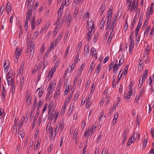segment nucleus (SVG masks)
Instances as JSON below:
<instances>
[{
  "label": "nucleus",
  "instance_id": "obj_1",
  "mask_svg": "<svg viewBox=\"0 0 154 154\" xmlns=\"http://www.w3.org/2000/svg\"><path fill=\"white\" fill-rule=\"evenodd\" d=\"M55 87L54 86V84L53 83L51 82L47 89L48 93L47 94V97L50 98L52 96V94L54 91Z\"/></svg>",
  "mask_w": 154,
  "mask_h": 154
},
{
  "label": "nucleus",
  "instance_id": "obj_2",
  "mask_svg": "<svg viewBox=\"0 0 154 154\" xmlns=\"http://www.w3.org/2000/svg\"><path fill=\"white\" fill-rule=\"evenodd\" d=\"M59 63V62L57 61L54 65V68L53 71H51L52 69L50 71L49 74L47 76V78H48V81H50L51 78H52L53 75L54 74V72L55 71V69L57 67L58 64Z\"/></svg>",
  "mask_w": 154,
  "mask_h": 154
},
{
  "label": "nucleus",
  "instance_id": "obj_3",
  "mask_svg": "<svg viewBox=\"0 0 154 154\" xmlns=\"http://www.w3.org/2000/svg\"><path fill=\"white\" fill-rule=\"evenodd\" d=\"M29 46L30 48L29 50V53H30V57L32 58L34 55V44L33 42L31 43L30 45Z\"/></svg>",
  "mask_w": 154,
  "mask_h": 154
},
{
  "label": "nucleus",
  "instance_id": "obj_4",
  "mask_svg": "<svg viewBox=\"0 0 154 154\" xmlns=\"http://www.w3.org/2000/svg\"><path fill=\"white\" fill-rule=\"evenodd\" d=\"M88 33L87 34V38L88 41H89L91 39L92 35L94 34V30L92 29L88 30Z\"/></svg>",
  "mask_w": 154,
  "mask_h": 154
},
{
  "label": "nucleus",
  "instance_id": "obj_5",
  "mask_svg": "<svg viewBox=\"0 0 154 154\" xmlns=\"http://www.w3.org/2000/svg\"><path fill=\"white\" fill-rule=\"evenodd\" d=\"M92 29L95 30L94 23L93 21H90L88 24V30H89Z\"/></svg>",
  "mask_w": 154,
  "mask_h": 154
},
{
  "label": "nucleus",
  "instance_id": "obj_6",
  "mask_svg": "<svg viewBox=\"0 0 154 154\" xmlns=\"http://www.w3.org/2000/svg\"><path fill=\"white\" fill-rule=\"evenodd\" d=\"M12 7H11V5L10 3L8 2L6 5L5 10L8 13V14L11 11Z\"/></svg>",
  "mask_w": 154,
  "mask_h": 154
},
{
  "label": "nucleus",
  "instance_id": "obj_7",
  "mask_svg": "<svg viewBox=\"0 0 154 154\" xmlns=\"http://www.w3.org/2000/svg\"><path fill=\"white\" fill-rule=\"evenodd\" d=\"M150 51V48L149 45H148L145 49V51L143 53V55L144 57L145 56L148 55L149 54Z\"/></svg>",
  "mask_w": 154,
  "mask_h": 154
},
{
  "label": "nucleus",
  "instance_id": "obj_8",
  "mask_svg": "<svg viewBox=\"0 0 154 154\" xmlns=\"http://www.w3.org/2000/svg\"><path fill=\"white\" fill-rule=\"evenodd\" d=\"M35 1V0H27L26 2V5L28 6L29 4H30V5H31L32 7H33Z\"/></svg>",
  "mask_w": 154,
  "mask_h": 154
},
{
  "label": "nucleus",
  "instance_id": "obj_9",
  "mask_svg": "<svg viewBox=\"0 0 154 154\" xmlns=\"http://www.w3.org/2000/svg\"><path fill=\"white\" fill-rule=\"evenodd\" d=\"M148 70L146 69L145 71V72H144V75H141V77H142V82H144L145 81L146 77L147 76Z\"/></svg>",
  "mask_w": 154,
  "mask_h": 154
},
{
  "label": "nucleus",
  "instance_id": "obj_10",
  "mask_svg": "<svg viewBox=\"0 0 154 154\" xmlns=\"http://www.w3.org/2000/svg\"><path fill=\"white\" fill-rule=\"evenodd\" d=\"M33 7H32L31 5H30L28 9L26 14V15H28L30 17L32 16V9Z\"/></svg>",
  "mask_w": 154,
  "mask_h": 154
},
{
  "label": "nucleus",
  "instance_id": "obj_11",
  "mask_svg": "<svg viewBox=\"0 0 154 154\" xmlns=\"http://www.w3.org/2000/svg\"><path fill=\"white\" fill-rule=\"evenodd\" d=\"M43 61V65L42 67L43 69H44L45 67L48 65V61L46 60V57H44Z\"/></svg>",
  "mask_w": 154,
  "mask_h": 154
},
{
  "label": "nucleus",
  "instance_id": "obj_12",
  "mask_svg": "<svg viewBox=\"0 0 154 154\" xmlns=\"http://www.w3.org/2000/svg\"><path fill=\"white\" fill-rule=\"evenodd\" d=\"M133 34L134 31H133L131 32L129 38L130 44H131V45H134V42L132 38L133 36Z\"/></svg>",
  "mask_w": 154,
  "mask_h": 154
},
{
  "label": "nucleus",
  "instance_id": "obj_13",
  "mask_svg": "<svg viewBox=\"0 0 154 154\" xmlns=\"http://www.w3.org/2000/svg\"><path fill=\"white\" fill-rule=\"evenodd\" d=\"M6 79L7 80L8 86H10L11 84H12V83H13V81L14 80V79H12V77H11L9 78L8 79L7 77H6Z\"/></svg>",
  "mask_w": 154,
  "mask_h": 154
},
{
  "label": "nucleus",
  "instance_id": "obj_14",
  "mask_svg": "<svg viewBox=\"0 0 154 154\" xmlns=\"http://www.w3.org/2000/svg\"><path fill=\"white\" fill-rule=\"evenodd\" d=\"M105 23V21L104 20V17H103L100 23V29H102L104 26V24Z\"/></svg>",
  "mask_w": 154,
  "mask_h": 154
},
{
  "label": "nucleus",
  "instance_id": "obj_15",
  "mask_svg": "<svg viewBox=\"0 0 154 154\" xmlns=\"http://www.w3.org/2000/svg\"><path fill=\"white\" fill-rule=\"evenodd\" d=\"M17 124H14V125L13 126L12 128V132L13 133H14L15 132H16V134H17Z\"/></svg>",
  "mask_w": 154,
  "mask_h": 154
},
{
  "label": "nucleus",
  "instance_id": "obj_16",
  "mask_svg": "<svg viewBox=\"0 0 154 154\" xmlns=\"http://www.w3.org/2000/svg\"><path fill=\"white\" fill-rule=\"evenodd\" d=\"M58 126V128L59 129H60V131L62 132L64 127V124H63V122L62 123L61 122L60 124H59Z\"/></svg>",
  "mask_w": 154,
  "mask_h": 154
},
{
  "label": "nucleus",
  "instance_id": "obj_17",
  "mask_svg": "<svg viewBox=\"0 0 154 154\" xmlns=\"http://www.w3.org/2000/svg\"><path fill=\"white\" fill-rule=\"evenodd\" d=\"M113 21L112 22V24L113 25H116V22L118 20V18L117 17V15L115 14L114 17L113 18Z\"/></svg>",
  "mask_w": 154,
  "mask_h": 154
},
{
  "label": "nucleus",
  "instance_id": "obj_18",
  "mask_svg": "<svg viewBox=\"0 0 154 154\" xmlns=\"http://www.w3.org/2000/svg\"><path fill=\"white\" fill-rule=\"evenodd\" d=\"M112 15V13L111 11L109 12V11L107 13V23H109V20L111 18Z\"/></svg>",
  "mask_w": 154,
  "mask_h": 154
},
{
  "label": "nucleus",
  "instance_id": "obj_19",
  "mask_svg": "<svg viewBox=\"0 0 154 154\" xmlns=\"http://www.w3.org/2000/svg\"><path fill=\"white\" fill-rule=\"evenodd\" d=\"M89 52V46L88 45H85V53L88 54Z\"/></svg>",
  "mask_w": 154,
  "mask_h": 154
},
{
  "label": "nucleus",
  "instance_id": "obj_20",
  "mask_svg": "<svg viewBox=\"0 0 154 154\" xmlns=\"http://www.w3.org/2000/svg\"><path fill=\"white\" fill-rule=\"evenodd\" d=\"M16 50L15 51V54L16 55V58L17 59V60H18V59L19 56V55L20 54V51H18V49L17 48H16Z\"/></svg>",
  "mask_w": 154,
  "mask_h": 154
},
{
  "label": "nucleus",
  "instance_id": "obj_21",
  "mask_svg": "<svg viewBox=\"0 0 154 154\" xmlns=\"http://www.w3.org/2000/svg\"><path fill=\"white\" fill-rule=\"evenodd\" d=\"M83 0H74L72 5H74L76 3V4L79 5L81 2H82Z\"/></svg>",
  "mask_w": 154,
  "mask_h": 154
},
{
  "label": "nucleus",
  "instance_id": "obj_22",
  "mask_svg": "<svg viewBox=\"0 0 154 154\" xmlns=\"http://www.w3.org/2000/svg\"><path fill=\"white\" fill-rule=\"evenodd\" d=\"M84 67V64H83L80 67L79 69V72H78V74L79 75H80L82 72L83 69V68Z\"/></svg>",
  "mask_w": 154,
  "mask_h": 154
},
{
  "label": "nucleus",
  "instance_id": "obj_23",
  "mask_svg": "<svg viewBox=\"0 0 154 154\" xmlns=\"http://www.w3.org/2000/svg\"><path fill=\"white\" fill-rule=\"evenodd\" d=\"M32 99V97L31 96H30V94H29L28 96L27 99L26 100L27 104H29L31 103Z\"/></svg>",
  "mask_w": 154,
  "mask_h": 154
},
{
  "label": "nucleus",
  "instance_id": "obj_24",
  "mask_svg": "<svg viewBox=\"0 0 154 154\" xmlns=\"http://www.w3.org/2000/svg\"><path fill=\"white\" fill-rule=\"evenodd\" d=\"M24 79L23 77L20 81V88L21 89H22L23 87V85L24 84Z\"/></svg>",
  "mask_w": 154,
  "mask_h": 154
},
{
  "label": "nucleus",
  "instance_id": "obj_25",
  "mask_svg": "<svg viewBox=\"0 0 154 154\" xmlns=\"http://www.w3.org/2000/svg\"><path fill=\"white\" fill-rule=\"evenodd\" d=\"M63 12L61 13H59V11H58V16H57V21L56 22L57 24H58L59 22V20L61 18V16Z\"/></svg>",
  "mask_w": 154,
  "mask_h": 154
},
{
  "label": "nucleus",
  "instance_id": "obj_26",
  "mask_svg": "<svg viewBox=\"0 0 154 154\" xmlns=\"http://www.w3.org/2000/svg\"><path fill=\"white\" fill-rule=\"evenodd\" d=\"M113 35V34L112 33V32H111L110 33V35L108 38V40H107V43H109L110 42H111L112 37Z\"/></svg>",
  "mask_w": 154,
  "mask_h": 154
},
{
  "label": "nucleus",
  "instance_id": "obj_27",
  "mask_svg": "<svg viewBox=\"0 0 154 154\" xmlns=\"http://www.w3.org/2000/svg\"><path fill=\"white\" fill-rule=\"evenodd\" d=\"M119 66L118 65V64L117 63L114 65L113 69L115 73H116V72L117 71L118 69Z\"/></svg>",
  "mask_w": 154,
  "mask_h": 154
},
{
  "label": "nucleus",
  "instance_id": "obj_28",
  "mask_svg": "<svg viewBox=\"0 0 154 154\" xmlns=\"http://www.w3.org/2000/svg\"><path fill=\"white\" fill-rule=\"evenodd\" d=\"M135 135V133H134L132 136L130 138L129 140H130V142L131 143H133L134 142V141Z\"/></svg>",
  "mask_w": 154,
  "mask_h": 154
},
{
  "label": "nucleus",
  "instance_id": "obj_29",
  "mask_svg": "<svg viewBox=\"0 0 154 154\" xmlns=\"http://www.w3.org/2000/svg\"><path fill=\"white\" fill-rule=\"evenodd\" d=\"M136 20H137L136 17H134L133 20V21L132 22V24L131 26V29H132L133 28L134 26V24H135V23L136 22Z\"/></svg>",
  "mask_w": 154,
  "mask_h": 154
},
{
  "label": "nucleus",
  "instance_id": "obj_30",
  "mask_svg": "<svg viewBox=\"0 0 154 154\" xmlns=\"http://www.w3.org/2000/svg\"><path fill=\"white\" fill-rule=\"evenodd\" d=\"M74 109V106L70 105L68 111V114L70 115L72 112V111Z\"/></svg>",
  "mask_w": 154,
  "mask_h": 154
},
{
  "label": "nucleus",
  "instance_id": "obj_31",
  "mask_svg": "<svg viewBox=\"0 0 154 154\" xmlns=\"http://www.w3.org/2000/svg\"><path fill=\"white\" fill-rule=\"evenodd\" d=\"M69 48H70V46H68L66 48V51L65 53V56H64L65 58H66L67 56V54H68V53L69 51Z\"/></svg>",
  "mask_w": 154,
  "mask_h": 154
},
{
  "label": "nucleus",
  "instance_id": "obj_32",
  "mask_svg": "<svg viewBox=\"0 0 154 154\" xmlns=\"http://www.w3.org/2000/svg\"><path fill=\"white\" fill-rule=\"evenodd\" d=\"M5 6L4 5H3L0 9V14H1V15H2L4 11L5 10Z\"/></svg>",
  "mask_w": 154,
  "mask_h": 154
},
{
  "label": "nucleus",
  "instance_id": "obj_33",
  "mask_svg": "<svg viewBox=\"0 0 154 154\" xmlns=\"http://www.w3.org/2000/svg\"><path fill=\"white\" fill-rule=\"evenodd\" d=\"M91 52L93 53L92 55H95V54L97 53V51L96 50V49H94V48L93 47H92L91 48Z\"/></svg>",
  "mask_w": 154,
  "mask_h": 154
},
{
  "label": "nucleus",
  "instance_id": "obj_34",
  "mask_svg": "<svg viewBox=\"0 0 154 154\" xmlns=\"http://www.w3.org/2000/svg\"><path fill=\"white\" fill-rule=\"evenodd\" d=\"M151 28L150 26H148L146 29V30L145 32L144 33L145 35H147L149 33V32Z\"/></svg>",
  "mask_w": 154,
  "mask_h": 154
},
{
  "label": "nucleus",
  "instance_id": "obj_35",
  "mask_svg": "<svg viewBox=\"0 0 154 154\" xmlns=\"http://www.w3.org/2000/svg\"><path fill=\"white\" fill-rule=\"evenodd\" d=\"M63 2H62L60 7V8L59 10L58 11L59 13H61L63 12V10L64 7V5H63Z\"/></svg>",
  "mask_w": 154,
  "mask_h": 154
},
{
  "label": "nucleus",
  "instance_id": "obj_36",
  "mask_svg": "<svg viewBox=\"0 0 154 154\" xmlns=\"http://www.w3.org/2000/svg\"><path fill=\"white\" fill-rule=\"evenodd\" d=\"M135 2H136V0H133L132 4V6L131 7V9L130 10V12H131L132 11L133 9L134 8V7L135 5Z\"/></svg>",
  "mask_w": 154,
  "mask_h": 154
},
{
  "label": "nucleus",
  "instance_id": "obj_37",
  "mask_svg": "<svg viewBox=\"0 0 154 154\" xmlns=\"http://www.w3.org/2000/svg\"><path fill=\"white\" fill-rule=\"evenodd\" d=\"M97 70L96 71V72L97 74H98L99 73L100 71V64H99L97 67Z\"/></svg>",
  "mask_w": 154,
  "mask_h": 154
},
{
  "label": "nucleus",
  "instance_id": "obj_38",
  "mask_svg": "<svg viewBox=\"0 0 154 154\" xmlns=\"http://www.w3.org/2000/svg\"><path fill=\"white\" fill-rule=\"evenodd\" d=\"M43 102L42 100H40L39 101L37 107L38 108V109H39V108L42 107L43 104Z\"/></svg>",
  "mask_w": 154,
  "mask_h": 154
},
{
  "label": "nucleus",
  "instance_id": "obj_39",
  "mask_svg": "<svg viewBox=\"0 0 154 154\" xmlns=\"http://www.w3.org/2000/svg\"><path fill=\"white\" fill-rule=\"evenodd\" d=\"M134 45H131V44H130L128 52L130 54H131V53L133 49V47L134 46Z\"/></svg>",
  "mask_w": 154,
  "mask_h": 154
},
{
  "label": "nucleus",
  "instance_id": "obj_40",
  "mask_svg": "<svg viewBox=\"0 0 154 154\" xmlns=\"http://www.w3.org/2000/svg\"><path fill=\"white\" fill-rule=\"evenodd\" d=\"M12 71H9L8 72V75L6 76V77L9 78L11 77L12 76Z\"/></svg>",
  "mask_w": 154,
  "mask_h": 154
},
{
  "label": "nucleus",
  "instance_id": "obj_41",
  "mask_svg": "<svg viewBox=\"0 0 154 154\" xmlns=\"http://www.w3.org/2000/svg\"><path fill=\"white\" fill-rule=\"evenodd\" d=\"M90 67V70H91V72L95 67V65L94 64V62H91Z\"/></svg>",
  "mask_w": 154,
  "mask_h": 154
},
{
  "label": "nucleus",
  "instance_id": "obj_42",
  "mask_svg": "<svg viewBox=\"0 0 154 154\" xmlns=\"http://www.w3.org/2000/svg\"><path fill=\"white\" fill-rule=\"evenodd\" d=\"M60 94V89H59L57 90L56 93L54 94V97L56 98H57V97Z\"/></svg>",
  "mask_w": 154,
  "mask_h": 154
},
{
  "label": "nucleus",
  "instance_id": "obj_43",
  "mask_svg": "<svg viewBox=\"0 0 154 154\" xmlns=\"http://www.w3.org/2000/svg\"><path fill=\"white\" fill-rule=\"evenodd\" d=\"M153 4L152 3L150 8V10L149 11H150V15L152 14L153 13V11L152 10V9L153 8Z\"/></svg>",
  "mask_w": 154,
  "mask_h": 154
},
{
  "label": "nucleus",
  "instance_id": "obj_44",
  "mask_svg": "<svg viewBox=\"0 0 154 154\" xmlns=\"http://www.w3.org/2000/svg\"><path fill=\"white\" fill-rule=\"evenodd\" d=\"M44 89H42L41 91H39V92L38 93V94L39 95L38 97L39 98H40L42 96V95L43 93Z\"/></svg>",
  "mask_w": 154,
  "mask_h": 154
},
{
  "label": "nucleus",
  "instance_id": "obj_45",
  "mask_svg": "<svg viewBox=\"0 0 154 154\" xmlns=\"http://www.w3.org/2000/svg\"><path fill=\"white\" fill-rule=\"evenodd\" d=\"M3 66L4 68L5 71V70H6L7 71L8 70V65H7L6 60H5L4 62Z\"/></svg>",
  "mask_w": 154,
  "mask_h": 154
},
{
  "label": "nucleus",
  "instance_id": "obj_46",
  "mask_svg": "<svg viewBox=\"0 0 154 154\" xmlns=\"http://www.w3.org/2000/svg\"><path fill=\"white\" fill-rule=\"evenodd\" d=\"M79 57V55H78V54H77L74 60V62L73 63L74 64H75V65H76V63H77Z\"/></svg>",
  "mask_w": 154,
  "mask_h": 154
},
{
  "label": "nucleus",
  "instance_id": "obj_47",
  "mask_svg": "<svg viewBox=\"0 0 154 154\" xmlns=\"http://www.w3.org/2000/svg\"><path fill=\"white\" fill-rule=\"evenodd\" d=\"M123 73V72H122V70H121V71L120 72L119 75V76L118 77V82H119L121 79L122 75Z\"/></svg>",
  "mask_w": 154,
  "mask_h": 154
},
{
  "label": "nucleus",
  "instance_id": "obj_48",
  "mask_svg": "<svg viewBox=\"0 0 154 154\" xmlns=\"http://www.w3.org/2000/svg\"><path fill=\"white\" fill-rule=\"evenodd\" d=\"M48 107V104L47 103H46L43 108V110H42V112L44 113V112L46 111Z\"/></svg>",
  "mask_w": 154,
  "mask_h": 154
},
{
  "label": "nucleus",
  "instance_id": "obj_49",
  "mask_svg": "<svg viewBox=\"0 0 154 154\" xmlns=\"http://www.w3.org/2000/svg\"><path fill=\"white\" fill-rule=\"evenodd\" d=\"M25 65V62L24 61H23L21 63V66L20 67V71H23V66Z\"/></svg>",
  "mask_w": 154,
  "mask_h": 154
},
{
  "label": "nucleus",
  "instance_id": "obj_50",
  "mask_svg": "<svg viewBox=\"0 0 154 154\" xmlns=\"http://www.w3.org/2000/svg\"><path fill=\"white\" fill-rule=\"evenodd\" d=\"M21 147V145L20 144H19L17 147V148L16 149L15 152L16 154L18 153L19 151V150Z\"/></svg>",
  "mask_w": 154,
  "mask_h": 154
},
{
  "label": "nucleus",
  "instance_id": "obj_51",
  "mask_svg": "<svg viewBox=\"0 0 154 154\" xmlns=\"http://www.w3.org/2000/svg\"><path fill=\"white\" fill-rule=\"evenodd\" d=\"M90 128H88L87 129V130L86 131H85L84 135L85 136H88V134H89V131H90Z\"/></svg>",
  "mask_w": 154,
  "mask_h": 154
},
{
  "label": "nucleus",
  "instance_id": "obj_52",
  "mask_svg": "<svg viewBox=\"0 0 154 154\" xmlns=\"http://www.w3.org/2000/svg\"><path fill=\"white\" fill-rule=\"evenodd\" d=\"M14 81H13V83H12V84L11 85V88L12 89V92H13V91L14 90H14L15 88V85L14 83Z\"/></svg>",
  "mask_w": 154,
  "mask_h": 154
},
{
  "label": "nucleus",
  "instance_id": "obj_53",
  "mask_svg": "<svg viewBox=\"0 0 154 154\" xmlns=\"http://www.w3.org/2000/svg\"><path fill=\"white\" fill-rule=\"evenodd\" d=\"M52 103H50L49 104L48 107V109L49 110V111L48 112V113H49L50 112L51 110V109L52 108Z\"/></svg>",
  "mask_w": 154,
  "mask_h": 154
},
{
  "label": "nucleus",
  "instance_id": "obj_54",
  "mask_svg": "<svg viewBox=\"0 0 154 154\" xmlns=\"http://www.w3.org/2000/svg\"><path fill=\"white\" fill-rule=\"evenodd\" d=\"M70 15H68L67 14H66L65 15L64 17L63 20H65L68 18L69 19V18Z\"/></svg>",
  "mask_w": 154,
  "mask_h": 154
},
{
  "label": "nucleus",
  "instance_id": "obj_55",
  "mask_svg": "<svg viewBox=\"0 0 154 154\" xmlns=\"http://www.w3.org/2000/svg\"><path fill=\"white\" fill-rule=\"evenodd\" d=\"M131 94L130 93H128L125 96L124 98L125 99H127L130 98V97L131 96Z\"/></svg>",
  "mask_w": 154,
  "mask_h": 154
},
{
  "label": "nucleus",
  "instance_id": "obj_56",
  "mask_svg": "<svg viewBox=\"0 0 154 154\" xmlns=\"http://www.w3.org/2000/svg\"><path fill=\"white\" fill-rule=\"evenodd\" d=\"M78 12V9H77V7L76 8L74 12V17H76L77 14Z\"/></svg>",
  "mask_w": 154,
  "mask_h": 154
},
{
  "label": "nucleus",
  "instance_id": "obj_57",
  "mask_svg": "<svg viewBox=\"0 0 154 154\" xmlns=\"http://www.w3.org/2000/svg\"><path fill=\"white\" fill-rule=\"evenodd\" d=\"M150 35L153 36L154 35V27H153L150 31L149 33Z\"/></svg>",
  "mask_w": 154,
  "mask_h": 154
},
{
  "label": "nucleus",
  "instance_id": "obj_58",
  "mask_svg": "<svg viewBox=\"0 0 154 154\" xmlns=\"http://www.w3.org/2000/svg\"><path fill=\"white\" fill-rule=\"evenodd\" d=\"M103 114H104L103 111H102L100 114V116H99V121H100L101 120V119L102 118L103 116Z\"/></svg>",
  "mask_w": 154,
  "mask_h": 154
},
{
  "label": "nucleus",
  "instance_id": "obj_59",
  "mask_svg": "<svg viewBox=\"0 0 154 154\" xmlns=\"http://www.w3.org/2000/svg\"><path fill=\"white\" fill-rule=\"evenodd\" d=\"M147 139H146L144 140L143 143V146H144V147L143 148V149H144L145 147L146 146L147 143Z\"/></svg>",
  "mask_w": 154,
  "mask_h": 154
},
{
  "label": "nucleus",
  "instance_id": "obj_60",
  "mask_svg": "<svg viewBox=\"0 0 154 154\" xmlns=\"http://www.w3.org/2000/svg\"><path fill=\"white\" fill-rule=\"evenodd\" d=\"M89 13L88 12H86L85 13L84 16V18H88L89 17Z\"/></svg>",
  "mask_w": 154,
  "mask_h": 154
},
{
  "label": "nucleus",
  "instance_id": "obj_61",
  "mask_svg": "<svg viewBox=\"0 0 154 154\" xmlns=\"http://www.w3.org/2000/svg\"><path fill=\"white\" fill-rule=\"evenodd\" d=\"M95 128L96 127L93 126L92 128L90 129V131L91 134L94 132Z\"/></svg>",
  "mask_w": 154,
  "mask_h": 154
},
{
  "label": "nucleus",
  "instance_id": "obj_62",
  "mask_svg": "<svg viewBox=\"0 0 154 154\" xmlns=\"http://www.w3.org/2000/svg\"><path fill=\"white\" fill-rule=\"evenodd\" d=\"M91 104V102H86V108L87 109L88 108L90 107Z\"/></svg>",
  "mask_w": 154,
  "mask_h": 154
},
{
  "label": "nucleus",
  "instance_id": "obj_63",
  "mask_svg": "<svg viewBox=\"0 0 154 154\" xmlns=\"http://www.w3.org/2000/svg\"><path fill=\"white\" fill-rule=\"evenodd\" d=\"M143 66L140 63H139V65L138 66V69H139V70L141 71L143 69Z\"/></svg>",
  "mask_w": 154,
  "mask_h": 154
},
{
  "label": "nucleus",
  "instance_id": "obj_64",
  "mask_svg": "<svg viewBox=\"0 0 154 154\" xmlns=\"http://www.w3.org/2000/svg\"><path fill=\"white\" fill-rule=\"evenodd\" d=\"M79 96V95L77 93H76L75 96H74V98H73V100L74 101H76L77 99V98Z\"/></svg>",
  "mask_w": 154,
  "mask_h": 154
}]
</instances>
